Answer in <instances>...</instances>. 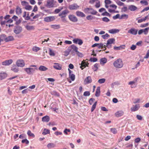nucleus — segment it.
Instances as JSON below:
<instances>
[{"label": "nucleus", "instance_id": "obj_39", "mask_svg": "<svg viewBox=\"0 0 149 149\" xmlns=\"http://www.w3.org/2000/svg\"><path fill=\"white\" fill-rule=\"evenodd\" d=\"M101 15L103 16H106L109 17H110L111 16V15L106 11H105L104 12L102 13Z\"/></svg>", "mask_w": 149, "mask_h": 149}, {"label": "nucleus", "instance_id": "obj_6", "mask_svg": "<svg viewBox=\"0 0 149 149\" xmlns=\"http://www.w3.org/2000/svg\"><path fill=\"white\" fill-rule=\"evenodd\" d=\"M16 65L18 67H23L25 66V63L23 60L19 59L17 61Z\"/></svg>", "mask_w": 149, "mask_h": 149}, {"label": "nucleus", "instance_id": "obj_8", "mask_svg": "<svg viewBox=\"0 0 149 149\" xmlns=\"http://www.w3.org/2000/svg\"><path fill=\"white\" fill-rule=\"evenodd\" d=\"M138 30L134 28H132L130 29L128 31V33L134 35L137 34Z\"/></svg>", "mask_w": 149, "mask_h": 149}, {"label": "nucleus", "instance_id": "obj_36", "mask_svg": "<svg viewBox=\"0 0 149 149\" xmlns=\"http://www.w3.org/2000/svg\"><path fill=\"white\" fill-rule=\"evenodd\" d=\"M50 133L49 130L46 129H44L43 132H42V134L44 135L49 134Z\"/></svg>", "mask_w": 149, "mask_h": 149}, {"label": "nucleus", "instance_id": "obj_7", "mask_svg": "<svg viewBox=\"0 0 149 149\" xmlns=\"http://www.w3.org/2000/svg\"><path fill=\"white\" fill-rule=\"evenodd\" d=\"M79 6L76 3L70 5L68 7L69 9L70 10H76L79 9Z\"/></svg>", "mask_w": 149, "mask_h": 149}, {"label": "nucleus", "instance_id": "obj_4", "mask_svg": "<svg viewBox=\"0 0 149 149\" xmlns=\"http://www.w3.org/2000/svg\"><path fill=\"white\" fill-rule=\"evenodd\" d=\"M55 2H56L54 1V0H47L46 6H47L49 8L54 7Z\"/></svg>", "mask_w": 149, "mask_h": 149}, {"label": "nucleus", "instance_id": "obj_15", "mask_svg": "<svg viewBox=\"0 0 149 149\" xmlns=\"http://www.w3.org/2000/svg\"><path fill=\"white\" fill-rule=\"evenodd\" d=\"M115 41V39L114 38H111L109 39L107 41V46L109 48L111 47V46L110 47L108 46L110 44H111L113 43Z\"/></svg>", "mask_w": 149, "mask_h": 149}, {"label": "nucleus", "instance_id": "obj_53", "mask_svg": "<svg viewBox=\"0 0 149 149\" xmlns=\"http://www.w3.org/2000/svg\"><path fill=\"white\" fill-rule=\"evenodd\" d=\"M90 93L89 91H86L84 92L83 95L85 96H89L90 95Z\"/></svg>", "mask_w": 149, "mask_h": 149}, {"label": "nucleus", "instance_id": "obj_56", "mask_svg": "<svg viewBox=\"0 0 149 149\" xmlns=\"http://www.w3.org/2000/svg\"><path fill=\"white\" fill-rule=\"evenodd\" d=\"M49 54L51 56H54L55 55L54 52L50 49H49Z\"/></svg>", "mask_w": 149, "mask_h": 149}, {"label": "nucleus", "instance_id": "obj_29", "mask_svg": "<svg viewBox=\"0 0 149 149\" xmlns=\"http://www.w3.org/2000/svg\"><path fill=\"white\" fill-rule=\"evenodd\" d=\"M56 145L54 143H50L47 144V147L49 149H51L55 147Z\"/></svg>", "mask_w": 149, "mask_h": 149}, {"label": "nucleus", "instance_id": "obj_22", "mask_svg": "<svg viewBox=\"0 0 149 149\" xmlns=\"http://www.w3.org/2000/svg\"><path fill=\"white\" fill-rule=\"evenodd\" d=\"M129 10L131 11H134L136 10L137 8L135 6L133 5H131L129 6L128 7Z\"/></svg>", "mask_w": 149, "mask_h": 149}, {"label": "nucleus", "instance_id": "obj_21", "mask_svg": "<svg viewBox=\"0 0 149 149\" xmlns=\"http://www.w3.org/2000/svg\"><path fill=\"white\" fill-rule=\"evenodd\" d=\"M124 114V112L122 111H117L115 113V116L117 117H119L123 116Z\"/></svg>", "mask_w": 149, "mask_h": 149}, {"label": "nucleus", "instance_id": "obj_60", "mask_svg": "<svg viewBox=\"0 0 149 149\" xmlns=\"http://www.w3.org/2000/svg\"><path fill=\"white\" fill-rule=\"evenodd\" d=\"M77 54L79 56L82 57L83 56V54L81 52H79L78 51L76 52Z\"/></svg>", "mask_w": 149, "mask_h": 149}, {"label": "nucleus", "instance_id": "obj_42", "mask_svg": "<svg viewBox=\"0 0 149 149\" xmlns=\"http://www.w3.org/2000/svg\"><path fill=\"white\" fill-rule=\"evenodd\" d=\"M26 28L28 30H30L34 29V27L32 26L26 25L25 26Z\"/></svg>", "mask_w": 149, "mask_h": 149}, {"label": "nucleus", "instance_id": "obj_61", "mask_svg": "<svg viewBox=\"0 0 149 149\" xmlns=\"http://www.w3.org/2000/svg\"><path fill=\"white\" fill-rule=\"evenodd\" d=\"M120 15L119 14H117L115 16H114L113 17V18L114 19H116L118 18H119L120 19Z\"/></svg>", "mask_w": 149, "mask_h": 149}, {"label": "nucleus", "instance_id": "obj_12", "mask_svg": "<svg viewBox=\"0 0 149 149\" xmlns=\"http://www.w3.org/2000/svg\"><path fill=\"white\" fill-rule=\"evenodd\" d=\"M13 61L12 59H9L6 60L2 63V64L3 65L8 66L9 65L13 63Z\"/></svg>", "mask_w": 149, "mask_h": 149}, {"label": "nucleus", "instance_id": "obj_58", "mask_svg": "<svg viewBox=\"0 0 149 149\" xmlns=\"http://www.w3.org/2000/svg\"><path fill=\"white\" fill-rule=\"evenodd\" d=\"M99 45H97V47L99 49L102 48L104 46L103 44L102 43H98Z\"/></svg>", "mask_w": 149, "mask_h": 149}, {"label": "nucleus", "instance_id": "obj_63", "mask_svg": "<svg viewBox=\"0 0 149 149\" xmlns=\"http://www.w3.org/2000/svg\"><path fill=\"white\" fill-rule=\"evenodd\" d=\"M91 61L93 62H95L97 61V59L95 57L91 58L90 59Z\"/></svg>", "mask_w": 149, "mask_h": 149}, {"label": "nucleus", "instance_id": "obj_23", "mask_svg": "<svg viewBox=\"0 0 149 149\" xmlns=\"http://www.w3.org/2000/svg\"><path fill=\"white\" fill-rule=\"evenodd\" d=\"M11 69L15 72H17L19 71V68L15 65L12 66Z\"/></svg>", "mask_w": 149, "mask_h": 149}, {"label": "nucleus", "instance_id": "obj_19", "mask_svg": "<svg viewBox=\"0 0 149 149\" xmlns=\"http://www.w3.org/2000/svg\"><path fill=\"white\" fill-rule=\"evenodd\" d=\"M50 120V118L48 116H45L42 118V121L43 122H48Z\"/></svg>", "mask_w": 149, "mask_h": 149}, {"label": "nucleus", "instance_id": "obj_51", "mask_svg": "<svg viewBox=\"0 0 149 149\" xmlns=\"http://www.w3.org/2000/svg\"><path fill=\"white\" fill-rule=\"evenodd\" d=\"M97 1V2H96L95 6L96 8H98L100 7V2L98 0Z\"/></svg>", "mask_w": 149, "mask_h": 149}, {"label": "nucleus", "instance_id": "obj_2", "mask_svg": "<svg viewBox=\"0 0 149 149\" xmlns=\"http://www.w3.org/2000/svg\"><path fill=\"white\" fill-rule=\"evenodd\" d=\"M84 12L86 13L90 14L92 15H96L97 12L93 8H87L84 10Z\"/></svg>", "mask_w": 149, "mask_h": 149}, {"label": "nucleus", "instance_id": "obj_32", "mask_svg": "<svg viewBox=\"0 0 149 149\" xmlns=\"http://www.w3.org/2000/svg\"><path fill=\"white\" fill-rule=\"evenodd\" d=\"M51 26L52 28L55 29H58L60 28V25L59 24L51 25Z\"/></svg>", "mask_w": 149, "mask_h": 149}, {"label": "nucleus", "instance_id": "obj_52", "mask_svg": "<svg viewBox=\"0 0 149 149\" xmlns=\"http://www.w3.org/2000/svg\"><path fill=\"white\" fill-rule=\"evenodd\" d=\"M22 143H25L26 144H28L29 143V141L26 139L22 140Z\"/></svg>", "mask_w": 149, "mask_h": 149}, {"label": "nucleus", "instance_id": "obj_28", "mask_svg": "<svg viewBox=\"0 0 149 149\" xmlns=\"http://www.w3.org/2000/svg\"><path fill=\"white\" fill-rule=\"evenodd\" d=\"M38 69L40 71H44L47 70L48 68L44 66L41 65L39 67Z\"/></svg>", "mask_w": 149, "mask_h": 149}, {"label": "nucleus", "instance_id": "obj_34", "mask_svg": "<svg viewBox=\"0 0 149 149\" xmlns=\"http://www.w3.org/2000/svg\"><path fill=\"white\" fill-rule=\"evenodd\" d=\"M128 16L127 15L124 14L121 15V16L120 18V19H127L128 18Z\"/></svg>", "mask_w": 149, "mask_h": 149}, {"label": "nucleus", "instance_id": "obj_31", "mask_svg": "<svg viewBox=\"0 0 149 149\" xmlns=\"http://www.w3.org/2000/svg\"><path fill=\"white\" fill-rule=\"evenodd\" d=\"M100 87H98L97 88L95 93V95L97 97H99L100 95Z\"/></svg>", "mask_w": 149, "mask_h": 149}, {"label": "nucleus", "instance_id": "obj_41", "mask_svg": "<svg viewBox=\"0 0 149 149\" xmlns=\"http://www.w3.org/2000/svg\"><path fill=\"white\" fill-rule=\"evenodd\" d=\"M71 47L72 49H73V50L75 52H76L78 51V47L75 45H71Z\"/></svg>", "mask_w": 149, "mask_h": 149}, {"label": "nucleus", "instance_id": "obj_50", "mask_svg": "<svg viewBox=\"0 0 149 149\" xmlns=\"http://www.w3.org/2000/svg\"><path fill=\"white\" fill-rule=\"evenodd\" d=\"M139 18H136V20H138V23H141L143 22H145V20L143 19V18H142L141 19H138Z\"/></svg>", "mask_w": 149, "mask_h": 149}, {"label": "nucleus", "instance_id": "obj_44", "mask_svg": "<svg viewBox=\"0 0 149 149\" xmlns=\"http://www.w3.org/2000/svg\"><path fill=\"white\" fill-rule=\"evenodd\" d=\"M69 77L72 81H73L75 80V75L74 74H72L69 75Z\"/></svg>", "mask_w": 149, "mask_h": 149}, {"label": "nucleus", "instance_id": "obj_10", "mask_svg": "<svg viewBox=\"0 0 149 149\" xmlns=\"http://www.w3.org/2000/svg\"><path fill=\"white\" fill-rule=\"evenodd\" d=\"M55 19L54 16H48L44 18V21L46 22H49L54 21Z\"/></svg>", "mask_w": 149, "mask_h": 149}, {"label": "nucleus", "instance_id": "obj_30", "mask_svg": "<svg viewBox=\"0 0 149 149\" xmlns=\"http://www.w3.org/2000/svg\"><path fill=\"white\" fill-rule=\"evenodd\" d=\"M88 63L87 64L85 62L82 61L81 64V66H80V68L82 70H83L86 66H88Z\"/></svg>", "mask_w": 149, "mask_h": 149}, {"label": "nucleus", "instance_id": "obj_11", "mask_svg": "<svg viewBox=\"0 0 149 149\" xmlns=\"http://www.w3.org/2000/svg\"><path fill=\"white\" fill-rule=\"evenodd\" d=\"M140 108V105L137 104L133 105L131 108V110L132 111L134 112L138 110Z\"/></svg>", "mask_w": 149, "mask_h": 149}, {"label": "nucleus", "instance_id": "obj_37", "mask_svg": "<svg viewBox=\"0 0 149 149\" xmlns=\"http://www.w3.org/2000/svg\"><path fill=\"white\" fill-rule=\"evenodd\" d=\"M32 49L33 51L37 52L40 50V48L39 47L34 46L32 48Z\"/></svg>", "mask_w": 149, "mask_h": 149}, {"label": "nucleus", "instance_id": "obj_47", "mask_svg": "<svg viewBox=\"0 0 149 149\" xmlns=\"http://www.w3.org/2000/svg\"><path fill=\"white\" fill-rule=\"evenodd\" d=\"M110 36L107 33H106L105 35L102 36V37L104 39H107Z\"/></svg>", "mask_w": 149, "mask_h": 149}, {"label": "nucleus", "instance_id": "obj_14", "mask_svg": "<svg viewBox=\"0 0 149 149\" xmlns=\"http://www.w3.org/2000/svg\"><path fill=\"white\" fill-rule=\"evenodd\" d=\"M53 68L57 70H61L62 69V65L58 63H54Z\"/></svg>", "mask_w": 149, "mask_h": 149}, {"label": "nucleus", "instance_id": "obj_40", "mask_svg": "<svg viewBox=\"0 0 149 149\" xmlns=\"http://www.w3.org/2000/svg\"><path fill=\"white\" fill-rule=\"evenodd\" d=\"M0 38H1V40L2 41H3V40L5 41L6 36L5 34H3L0 35Z\"/></svg>", "mask_w": 149, "mask_h": 149}, {"label": "nucleus", "instance_id": "obj_3", "mask_svg": "<svg viewBox=\"0 0 149 149\" xmlns=\"http://www.w3.org/2000/svg\"><path fill=\"white\" fill-rule=\"evenodd\" d=\"M22 31V27L19 25L15 26L13 29L14 32L16 34H19Z\"/></svg>", "mask_w": 149, "mask_h": 149}, {"label": "nucleus", "instance_id": "obj_13", "mask_svg": "<svg viewBox=\"0 0 149 149\" xmlns=\"http://www.w3.org/2000/svg\"><path fill=\"white\" fill-rule=\"evenodd\" d=\"M73 42L76 44H78L79 45H81L83 44L82 40L78 38H75L73 40Z\"/></svg>", "mask_w": 149, "mask_h": 149}, {"label": "nucleus", "instance_id": "obj_16", "mask_svg": "<svg viewBox=\"0 0 149 149\" xmlns=\"http://www.w3.org/2000/svg\"><path fill=\"white\" fill-rule=\"evenodd\" d=\"M92 81V79L90 76L87 77L85 78L84 80V82L86 84H90L91 83Z\"/></svg>", "mask_w": 149, "mask_h": 149}, {"label": "nucleus", "instance_id": "obj_20", "mask_svg": "<svg viewBox=\"0 0 149 149\" xmlns=\"http://www.w3.org/2000/svg\"><path fill=\"white\" fill-rule=\"evenodd\" d=\"M76 14V15L78 17H84L85 16V15L83 12L79 11H77Z\"/></svg>", "mask_w": 149, "mask_h": 149}, {"label": "nucleus", "instance_id": "obj_27", "mask_svg": "<svg viewBox=\"0 0 149 149\" xmlns=\"http://www.w3.org/2000/svg\"><path fill=\"white\" fill-rule=\"evenodd\" d=\"M13 37L12 36H9L6 37V42H8L10 41H11L14 40Z\"/></svg>", "mask_w": 149, "mask_h": 149}, {"label": "nucleus", "instance_id": "obj_33", "mask_svg": "<svg viewBox=\"0 0 149 149\" xmlns=\"http://www.w3.org/2000/svg\"><path fill=\"white\" fill-rule=\"evenodd\" d=\"M136 81H130V82H129L128 84L129 85H131V87L132 88L134 87H135V86L134 85H133L136 82L137 79H135Z\"/></svg>", "mask_w": 149, "mask_h": 149}, {"label": "nucleus", "instance_id": "obj_38", "mask_svg": "<svg viewBox=\"0 0 149 149\" xmlns=\"http://www.w3.org/2000/svg\"><path fill=\"white\" fill-rule=\"evenodd\" d=\"M27 134L29 136H32L33 137H35V135L34 134L32 133L31 131L30 130H29L27 132Z\"/></svg>", "mask_w": 149, "mask_h": 149}, {"label": "nucleus", "instance_id": "obj_55", "mask_svg": "<svg viewBox=\"0 0 149 149\" xmlns=\"http://www.w3.org/2000/svg\"><path fill=\"white\" fill-rule=\"evenodd\" d=\"M25 9L27 10H31L32 9V6L29 4L25 6Z\"/></svg>", "mask_w": 149, "mask_h": 149}, {"label": "nucleus", "instance_id": "obj_45", "mask_svg": "<svg viewBox=\"0 0 149 149\" xmlns=\"http://www.w3.org/2000/svg\"><path fill=\"white\" fill-rule=\"evenodd\" d=\"M98 64L96 63L94 65L93 70L94 71H96L98 69Z\"/></svg>", "mask_w": 149, "mask_h": 149}, {"label": "nucleus", "instance_id": "obj_43", "mask_svg": "<svg viewBox=\"0 0 149 149\" xmlns=\"http://www.w3.org/2000/svg\"><path fill=\"white\" fill-rule=\"evenodd\" d=\"M106 81V79L104 78H102L99 79L98 82L100 84H102L105 82Z\"/></svg>", "mask_w": 149, "mask_h": 149}, {"label": "nucleus", "instance_id": "obj_9", "mask_svg": "<svg viewBox=\"0 0 149 149\" xmlns=\"http://www.w3.org/2000/svg\"><path fill=\"white\" fill-rule=\"evenodd\" d=\"M68 18L70 21L73 22H76L78 21L77 18L72 15H70L68 16Z\"/></svg>", "mask_w": 149, "mask_h": 149}, {"label": "nucleus", "instance_id": "obj_62", "mask_svg": "<svg viewBox=\"0 0 149 149\" xmlns=\"http://www.w3.org/2000/svg\"><path fill=\"white\" fill-rule=\"evenodd\" d=\"M117 4L119 6H122L124 5V3L119 1H117L116 2Z\"/></svg>", "mask_w": 149, "mask_h": 149}, {"label": "nucleus", "instance_id": "obj_24", "mask_svg": "<svg viewBox=\"0 0 149 149\" xmlns=\"http://www.w3.org/2000/svg\"><path fill=\"white\" fill-rule=\"evenodd\" d=\"M16 14L18 15H20L22 13V9L18 6L16 7Z\"/></svg>", "mask_w": 149, "mask_h": 149}, {"label": "nucleus", "instance_id": "obj_48", "mask_svg": "<svg viewBox=\"0 0 149 149\" xmlns=\"http://www.w3.org/2000/svg\"><path fill=\"white\" fill-rule=\"evenodd\" d=\"M102 20L105 22H108L110 21L109 19L106 17H104L102 18Z\"/></svg>", "mask_w": 149, "mask_h": 149}, {"label": "nucleus", "instance_id": "obj_18", "mask_svg": "<svg viewBox=\"0 0 149 149\" xmlns=\"http://www.w3.org/2000/svg\"><path fill=\"white\" fill-rule=\"evenodd\" d=\"M7 74L5 72H1L0 73V80H2L4 79L7 77Z\"/></svg>", "mask_w": 149, "mask_h": 149}, {"label": "nucleus", "instance_id": "obj_54", "mask_svg": "<svg viewBox=\"0 0 149 149\" xmlns=\"http://www.w3.org/2000/svg\"><path fill=\"white\" fill-rule=\"evenodd\" d=\"M21 4L23 6H25L29 4L28 2L26 1H22L21 2Z\"/></svg>", "mask_w": 149, "mask_h": 149}, {"label": "nucleus", "instance_id": "obj_46", "mask_svg": "<svg viewBox=\"0 0 149 149\" xmlns=\"http://www.w3.org/2000/svg\"><path fill=\"white\" fill-rule=\"evenodd\" d=\"M97 103V102H96L94 103L92 105V107L91 109V112H93L94 110L95 109Z\"/></svg>", "mask_w": 149, "mask_h": 149}, {"label": "nucleus", "instance_id": "obj_25", "mask_svg": "<svg viewBox=\"0 0 149 149\" xmlns=\"http://www.w3.org/2000/svg\"><path fill=\"white\" fill-rule=\"evenodd\" d=\"M69 13V11L68 10L66 9L62 11V12L60 13L59 14V16H63V15H65L67 14L68 13Z\"/></svg>", "mask_w": 149, "mask_h": 149}, {"label": "nucleus", "instance_id": "obj_57", "mask_svg": "<svg viewBox=\"0 0 149 149\" xmlns=\"http://www.w3.org/2000/svg\"><path fill=\"white\" fill-rule=\"evenodd\" d=\"M149 24L148 22L145 24H142L140 26V27L141 28H144L148 26Z\"/></svg>", "mask_w": 149, "mask_h": 149}, {"label": "nucleus", "instance_id": "obj_64", "mask_svg": "<svg viewBox=\"0 0 149 149\" xmlns=\"http://www.w3.org/2000/svg\"><path fill=\"white\" fill-rule=\"evenodd\" d=\"M136 118L138 120H141L142 119V116H141L139 115H137L136 116Z\"/></svg>", "mask_w": 149, "mask_h": 149}, {"label": "nucleus", "instance_id": "obj_35", "mask_svg": "<svg viewBox=\"0 0 149 149\" xmlns=\"http://www.w3.org/2000/svg\"><path fill=\"white\" fill-rule=\"evenodd\" d=\"M143 30V33L145 35H147L148 33L149 30V27H147L144 29H142Z\"/></svg>", "mask_w": 149, "mask_h": 149}, {"label": "nucleus", "instance_id": "obj_59", "mask_svg": "<svg viewBox=\"0 0 149 149\" xmlns=\"http://www.w3.org/2000/svg\"><path fill=\"white\" fill-rule=\"evenodd\" d=\"M93 18V17L91 15H88L86 17V19L88 20L92 19Z\"/></svg>", "mask_w": 149, "mask_h": 149}, {"label": "nucleus", "instance_id": "obj_49", "mask_svg": "<svg viewBox=\"0 0 149 149\" xmlns=\"http://www.w3.org/2000/svg\"><path fill=\"white\" fill-rule=\"evenodd\" d=\"M110 131L114 134H116L117 132V131L116 129L114 128H111L110 129Z\"/></svg>", "mask_w": 149, "mask_h": 149}, {"label": "nucleus", "instance_id": "obj_17", "mask_svg": "<svg viewBox=\"0 0 149 149\" xmlns=\"http://www.w3.org/2000/svg\"><path fill=\"white\" fill-rule=\"evenodd\" d=\"M119 31L120 30L118 29H112L109 30L108 32L110 33L114 34L119 32Z\"/></svg>", "mask_w": 149, "mask_h": 149}, {"label": "nucleus", "instance_id": "obj_26", "mask_svg": "<svg viewBox=\"0 0 149 149\" xmlns=\"http://www.w3.org/2000/svg\"><path fill=\"white\" fill-rule=\"evenodd\" d=\"M107 59L105 58H101L100 60V62L101 65H104L107 62Z\"/></svg>", "mask_w": 149, "mask_h": 149}, {"label": "nucleus", "instance_id": "obj_1", "mask_svg": "<svg viewBox=\"0 0 149 149\" xmlns=\"http://www.w3.org/2000/svg\"><path fill=\"white\" fill-rule=\"evenodd\" d=\"M113 64L114 67L116 68H121L123 66L122 59L121 58L117 59L113 62Z\"/></svg>", "mask_w": 149, "mask_h": 149}, {"label": "nucleus", "instance_id": "obj_5", "mask_svg": "<svg viewBox=\"0 0 149 149\" xmlns=\"http://www.w3.org/2000/svg\"><path fill=\"white\" fill-rule=\"evenodd\" d=\"M35 69L32 68H26L24 69V70L29 74H33L35 70Z\"/></svg>", "mask_w": 149, "mask_h": 149}]
</instances>
